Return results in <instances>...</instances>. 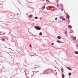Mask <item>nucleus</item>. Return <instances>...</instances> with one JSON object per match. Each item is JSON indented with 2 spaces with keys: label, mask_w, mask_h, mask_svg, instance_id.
I'll return each instance as SVG.
<instances>
[{
  "label": "nucleus",
  "mask_w": 78,
  "mask_h": 78,
  "mask_svg": "<svg viewBox=\"0 0 78 78\" xmlns=\"http://www.w3.org/2000/svg\"><path fill=\"white\" fill-rule=\"evenodd\" d=\"M61 9L62 11H64V9L62 8H61Z\"/></svg>",
  "instance_id": "6ab92c4d"
},
{
  "label": "nucleus",
  "mask_w": 78,
  "mask_h": 78,
  "mask_svg": "<svg viewBox=\"0 0 78 78\" xmlns=\"http://www.w3.org/2000/svg\"><path fill=\"white\" fill-rule=\"evenodd\" d=\"M29 47H31V45H29Z\"/></svg>",
  "instance_id": "cd10ccee"
},
{
  "label": "nucleus",
  "mask_w": 78,
  "mask_h": 78,
  "mask_svg": "<svg viewBox=\"0 0 78 78\" xmlns=\"http://www.w3.org/2000/svg\"><path fill=\"white\" fill-rule=\"evenodd\" d=\"M75 54H76V55H78V52H77V51H75Z\"/></svg>",
  "instance_id": "9d476101"
},
{
  "label": "nucleus",
  "mask_w": 78,
  "mask_h": 78,
  "mask_svg": "<svg viewBox=\"0 0 78 78\" xmlns=\"http://www.w3.org/2000/svg\"><path fill=\"white\" fill-rule=\"evenodd\" d=\"M73 39L74 40H75L76 39V37H73Z\"/></svg>",
  "instance_id": "4468645a"
},
{
  "label": "nucleus",
  "mask_w": 78,
  "mask_h": 78,
  "mask_svg": "<svg viewBox=\"0 0 78 78\" xmlns=\"http://www.w3.org/2000/svg\"><path fill=\"white\" fill-rule=\"evenodd\" d=\"M73 33V30H71V32H70V33Z\"/></svg>",
  "instance_id": "a211bd4d"
},
{
  "label": "nucleus",
  "mask_w": 78,
  "mask_h": 78,
  "mask_svg": "<svg viewBox=\"0 0 78 78\" xmlns=\"http://www.w3.org/2000/svg\"><path fill=\"white\" fill-rule=\"evenodd\" d=\"M46 1H47V2H50V1H48V0H46Z\"/></svg>",
  "instance_id": "b1692460"
},
{
  "label": "nucleus",
  "mask_w": 78,
  "mask_h": 78,
  "mask_svg": "<svg viewBox=\"0 0 78 78\" xmlns=\"http://www.w3.org/2000/svg\"><path fill=\"white\" fill-rule=\"evenodd\" d=\"M68 23H70V21L69 20Z\"/></svg>",
  "instance_id": "7c9ffc66"
},
{
  "label": "nucleus",
  "mask_w": 78,
  "mask_h": 78,
  "mask_svg": "<svg viewBox=\"0 0 78 78\" xmlns=\"http://www.w3.org/2000/svg\"><path fill=\"white\" fill-rule=\"evenodd\" d=\"M77 47H78V44H77Z\"/></svg>",
  "instance_id": "c9c22d12"
},
{
  "label": "nucleus",
  "mask_w": 78,
  "mask_h": 78,
  "mask_svg": "<svg viewBox=\"0 0 78 78\" xmlns=\"http://www.w3.org/2000/svg\"><path fill=\"white\" fill-rule=\"evenodd\" d=\"M36 67H35L34 68V69H36Z\"/></svg>",
  "instance_id": "2f4dec72"
},
{
  "label": "nucleus",
  "mask_w": 78,
  "mask_h": 78,
  "mask_svg": "<svg viewBox=\"0 0 78 78\" xmlns=\"http://www.w3.org/2000/svg\"><path fill=\"white\" fill-rule=\"evenodd\" d=\"M29 33L30 34H31V35H32V36H37V35H33V34H31V33H30V32H29Z\"/></svg>",
  "instance_id": "423d86ee"
},
{
  "label": "nucleus",
  "mask_w": 78,
  "mask_h": 78,
  "mask_svg": "<svg viewBox=\"0 0 78 78\" xmlns=\"http://www.w3.org/2000/svg\"><path fill=\"white\" fill-rule=\"evenodd\" d=\"M34 28L37 30H41V28L39 26H35L34 27Z\"/></svg>",
  "instance_id": "f03ea898"
},
{
  "label": "nucleus",
  "mask_w": 78,
  "mask_h": 78,
  "mask_svg": "<svg viewBox=\"0 0 78 78\" xmlns=\"http://www.w3.org/2000/svg\"><path fill=\"white\" fill-rule=\"evenodd\" d=\"M67 69H68V70H69V69H70V68H69V67H67Z\"/></svg>",
  "instance_id": "5701e85b"
},
{
  "label": "nucleus",
  "mask_w": 78,
  "mask_h": 78,
  "mask_svg": "<svg viewBox=\"0 0 78 78\" xmlns=\"http://www.w3.org/2000/svg\"><path fill=\"white\" fill-rule=\"evenodd\" d=\"M57 6L58 7V6H59V5H57Z\"/></svg>",
  "instance_id": "c756f323"
},
{
  "label": "nucleus",
  "mask_w": 78,
  "mask_h": 78,
  "mask_svg": "<svg viewBox=\"0 0 78 78\" xmlns=\"http://www.w3.org/2000/svg\"><path fill=\"white\" fill-rule=\"evenodd\" d=\"M3 41H5V39H3Z\"/></svg>",
  "instance_id": "72a5a7b5"
},
{
  "label": "nucleus",
  "mask_w": 78,
  "mask_h": 78,
  "mask_svg": "<svg viewBox=\"0 0 78 78\" xmlns=\"http://www.w3.org/2000/svg\"><path fill=\"white\" fill-rule=\"evenodd\" d=\"M39 35H40V36H41V35H42V32H40L39 34Z\"/></svg>",
  "instance_id": "f8f14e48"
},
{
  "label": "nucleus",
  "mask_w": 78,
  "mask_h": 78,
  "mask_svg": "<svg viewBox=\"0 0 78 78\" xmlns=\"http://www.w3.org/2000/svg\"><path fill=\"white\" fill-rule=\"evenodd\" d=\"M72 75V73H71L69 72V75L70 76V75Z\"/></svg>",
  "instance_id": "dca6fc26"
},
{
  "label": "nucleus",
  "mask_w": 78,
  "mask_h": 78,
  "mask_svg": "<svg viewBox=\"0 0 78 78\" xmlns=\"http://www.w3.org/2000/svg\"><path fill=\"white\" fill-rule=\"evenodd\" d=\"M69 28H72V26L71 25H69Z\"/></svg>",
  "instance_id": "1a4fd4ad"
},
{
  "label": "nucleus",
  "mask_w": 78,
  "mask_h": 78,
  "mask_svg": "<svg viewBox=\"0 0 78 78\" xmlns=\"http://www.w3.org/2000/svg\"><path fill=\"white\" fill-rule=\"evenodd\" d=\"M66 18L67 19H69L70 16H69V15H68V16H67Z\"/></svg>",
  "instance_id": "9b49d317"
},
{
  "label": "nucleus",
  "mask_w": 78,
  "mask_h": 78,
  "mask_svg": "<svg viewBox=\"0 0 78 78\" xmlns=\"http://www.w3.org/2000/svg\"><path fill=\"white\" fill-rule=\"evenodd\" d=\"M50 72H51V70L50 69L45 70L44 72V73H46V74L49 73H50Z\"/></svg>",
  "instance_id": "f257e3e1"
},
{
  "label": "nucleus",
  "mask_w": 78,
  "mask_h": 78,
  "mask_svg": "<svg viewBox=\"0 0 78 78\" xmlns=\"http://www.w3.org/2000/svg\"><path fill=\"white\" fill-rule=\"evenodd\" d=\"M38 18L37 17H35V19H37Z\"/></svg>",
  "instance_id": "aec40b11"
},
{
  "label": "nucleus",
  "mask_w": 78,
  "mask_h": 78,
  "mask_svg": "<svg viewBox=\"0 0 78 78\" xmlns=\"http://www.w3.org/2000/svg\"><path fill=\"white\" fill-rule=\"evenodd\" d=\"M56 1L57 2H58L59 1V0H57Z\"/></svg>",
  "instance_id": "c85d7f7f"
},
{
  "label": "nucleus",
  "mask_w": 78,
  "mask_h": 78,
  "mask_svg": "<svg viewBox=\"0 0 78 78\" xmlns=\"http://www.w3.org/2000/svg\"><path fill=\"white\" fill-rule=\"evenodd\" d=\"M62 72H63V70H62Z\"/></svg>",
  "instance_id": "f704fd0d"
},
{
  "label": "nucleus",
  "mask_w": 78,
  "mask_h": 78,
  "mask_svg": "<svg viewBox=\"0 0 78 78\" xmlns=\"http://www.w3.org/2000/svg\"><path fill=\"white\" fill-rule=\"evenodd\" d=\"M33 17V15H30V16H29V17H30V18L32 17Z\"/></svg>",
  "instance_id": "6e6552de"
},
{
  "label": "nucleus",
  "mask_w": 78,
  "mask_h": 78,
  "mask_svg": "<svg viewBox=\"0 0 78 78\" xmlns=\"http://www.w3.org/2000/svg\"><path fill=\"white\" fill-rule=\"evenodd\" d=\"M60 22V23H61V22H62V21H61V20H60L59 21V22Z\"/></svg>",
  "instance_id": "393cba45"
},
{
  "label": "nucleus",
  "mask_w": 78,
  "mask_h": 78,
  "mask_svg": "<svg viewBox=\"0 0 78 78\" xmlns=\"http://www.w3.org/2000/svg\"><path fill=\"white\" fill-rule=\"evenodd\" d=\"M60 19H62L63 18V16H60L59 17Z\"/></svg>",
  "instance_id": "39448f33"
},
{
  "label": "nucleus",
  "mask_w": 78,
  "mask_h": 78,
  "mask_svg": "<svg viewBox=\"0 0 78 78\" xmlns=\"http://www.w3.org/2000/svg\"><path fill=\"white\" fill-rule=\"evenodd\" d=\"M64 74H63L62 75V78H64Z\"/></svg>",
  "instance_id": "f3484780"
},
{
  "label": "nucleus",
  "mask_w": 78,
  "mask_h": 78,
  "mask_svg": "<svg viewBox=\"0 0 78 78\" xmlns=\"http://www.w3.org/2000/svg\"><path fill=\"white\" fill-rule=\"evenodd\" d=\"M57 19H58V18L57 17L55 18V20H56Z\"/></svg>",
  "instance_id": "412c9836"
},
{
  "label": "nucleus",
  "mask_w": 78,
  "mask_h": 78,
  "mask_svg": "<svg viewBox=\"0 0 78 78\" xmlns=\"http://www.w3.org/2000/svg\"><path fill=\"white\" fill-rule=\"evenodd\" d=\"M49 8H50V9H51V6H49Z\"/></svg>",
  "instance_id": "4be33fe9"
},
{
  "label": "nucleus",
  "mask_w": 78,
  "mask_h": 78,
  "mask_svg": "<svg viewBox=\"0 0 78 78\" xmlns=\"http://www.w3.org/2000/svg\"><path fill=\"white\" fill-rule=\"evenodd\" d=\"M64 34H65L66 36L67 37V30L64 31Z\"/></svg>",
  "instance_id": "7ed1b4c3"
},
{
  "label": "nucleus",
  "mask_w": 78,
  "mask_h": 78,
  "mask_svg": "<svg viewBox=\"0 0 78 78\" xmlns=\"http://www.w3.org/2000/svg\"><path fill=\"white\" fill-rule=\"evenodd\" d=\"M69 70H72V68H69Z\"/></svg>",
  "instance_id": "bb28decb"
},
{
  "label": "nucleus",
  "mask_w": 78,
  "mask_h": 78,
  "mask_svg": "<svg viewBox=\"0 0 78 78\" xmlns=\"http://www.w3.org/2000/svg\"><path fill=\"white\" fill-rule=\"evenodd\" d=\"M62 20H66V19H65V18H63Z\"/></svg>",
  "instance_id": "2eb2a0df"
},
{
  "label": "nucleus",
  "mask_w": 78,
  "mask_h": 78,
  "mask_svg": "<svg viewBox=\"0 0 78 78\" xmlns=\"http://www.w3.org/2000/svg\"><path fill=\"white\" fill-rule=\"evenodd\" d=\"M51 45H54V43H52Z\"/></svg>",
  "instance_id": "a878e982"
},
{
  "label": "nucleus",
  "mask_w": 78,
  "mask_h": 78,
  "mask_svg": "<svg viewBox=\"0 0 78 78\" xmlns=\"http://www.w3.org/2000/svg\"><path fill=\"white\" fill-rule=\"evenodd\" d=\"M61 70H63V69L62 68L61 69Z\"/></svg>",
  "instance_id": "473e14b6"
},
{
  "label": "nucleus",
  "mask_w": 78,
  "mask_h": 78,
  "mask_svg": "<svg viewBox=\"0 0 78 78\" xmlns=\"http://www.w3.org/2000/svg\"><path fill=\"white\" fill-rule=\"evenodd\" d=\"M57 38H58V39H61V37L59 36H58L57 37Z\"/></svg>",
  "instance_id": "ddd939ff"
},
{
  "label": "nucleus",
  "mask_w": 78,
  "mask_h": 78,
  "mask_svg": "<svg viewBox=\"0 0 78 78\" xmlns=\"http://www.w3.org/2000/svg\"><path fill=\"white\" fill-rule=\"evenodd\" d=\"M57 42H58V43L59 44V43H62V42L61 41H59V40H57Z\"/></svg>",
  "instance_id": "20e7f679"
},
{
  "label": "nucleus",
  "mask_w": 78,
  "mask_h": 78,
  "mask_svg": "<svg viewBox=\"0 0 78 78\" xmlns=\"http://www.w3.org/2000/svg\"><path fill=\"white\" fill-rule=\"evenodd\" d=\"M45 6H43L42 7V9H43V10L44 9H45Z\"/></svg>",
  "instance_id": "0eeeda50"
},
{
  "label": "nucleus",
  "mask_w": 78,
  "mask_h": 78,
  "mask_svg": "<svg viewBox=\"0 0 78 78\" xmlns=\"http://www.w3.org/2000/svg\"><path fill=\"white\" fill-rule=\"evenodd\" d=\"M32 56H33V55H32Z\"/></svg>",
  "instance_id": "e433bc0d"
}]
</instances>
